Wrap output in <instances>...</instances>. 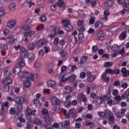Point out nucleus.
<instances>
[{"label":"nucleus","mask_w":129,"mask_h":129,"mask_svg":"<svg viewBox=\"0 0 129 129\" xmlns=\"http://www.w3.org/2000/svg\"><path fill=\"white\" fill-rule=\"evenodd\" d=\"M119 46L117 45V44H114L111 47V50L113 52L117 51L120 49Z\"/></svg>","instance_id":"30"},{"label":"nucleus","mask_w":129,"mask_h":129,"mask_svg":"<svg viewBox=\"0 0 129 129\" xmlns=\"http://www.w3.org/2000/svg\"><path fill=\"white\" fill-rule=\"evenodd\" d=\"M55 104H53L52 105L54 106H57V107H59L60 104H61V102L59 99L56 98L55 100Z\"/></svg>","instance_id":"34"},{"label":"nucleus","mask_w":129,"mask_h":129,"mask_svg":"<svg viewBox=\"0 0 129 129\" xmlns=\"http://www.w3.org/2000/svg\"><path fill=\"white\" fill-rule=\"evenodd\" d=\"M26 114H30L32 115V110L27 107L26 110Z\"/></svg>","instance_id":"52"},{"label":"nucleus","mask_w":129,"mask_h":129,"mask_svg":"<svg viewBox=\"0 0 129 129\" xmlns=\"http://www.w3.org/2000/svg\"><path fill=\"white\" fill-rule=\"evenodd\" d=\"M98 39L103 41L104 40V33H103V31H99L97 34Z\"/></svg>","instance_id":"14"},{"label":"nucleus","mask_w":129,"mask_h":129,"mask_svg":"<svg viewBox=\"0 0 129 129\" xmlns=\"http://www.w3.org/2000/svg\"><path fill=\"white\" fill-rule=\"evenodd\" d=\"M26 75L24 77V81H22L24 82L23 89H25V88H30L32 84L30 80L34 81V78H35V76L33 75L32 74H29L28 71H26Z\"/></svg>","instance_id":"1"},{"label":"nucleus","mask_w":129,"mask_h":129,"mask_svg":"<svg viewBox=\"0 0 129 129\" xmlns=\"http://www.w3.org/2000/svg\"><path fill=\"white\" fill-rule=\"evenodd\" d=\"M11 75V71H10V69L7 67L4 69V76L5 78H9L10 76Z\"/></svg>","instance_id":"10"},{"label":"nucleus","mask_w":129,"mask_h":129,"mask_svg":"<svg viewBox=\"0 0 129 129\" xmlns=\"http://www.w3.org/2000/svg\"><path fill=\"white\" fill-rule=\"evenodd\" d=\"M6 42L8 45H13L15 43V39L12 37H8L6 39Z\"/></svg>","instance_id":"24"},{"label":"nucleus","mask_w":129,"mask_h":129,"mask_svg":"<svg viewBox=\"0 0 129 129\" xmlns=\"http://www.w3.org/2000/svg\"><path fill=\"white\" fill-rule=\"evenodd\" d=\"M22 29L24 30V31H29V30H31V26L28 25H25L24 26H22Z\"/></svg>","instance_id":"43"},{"label":"nucleus","mask_w":129,"mask_h":129,"mask_svg":"<svg viewBox=\"0 0 129 129\" xmlns=\"http://www.w3.org/2000/svg\"><path fill=\"white\" fill-rule=\"evenodd\" d=\"M87 59H88V57L85 55L83 56L81 59L80 62H79V64L80 65H83V64H85V63H86V61H87Z\"/></svg>","instance_id":"17"},{"label":"nucleus","mask_w":129,"mask_h":129,"mask_svg":"<svg viewBox=\"0 0 129 129\" xmlns=\"http://www.w3.org/2000/svg\"><path fill=\"white\" fill-rule=\"evenodd\" d=\"M0 89L5 92H7V91H10V86L5 84L4 86H1L0 87Z\"/></svg>","instance_id":"20"},{"label":"nucleus","mask_w":129,"mask_h":129,"mask_svg":"<svg viewBox=\"0 0 129 129\" xmlns=\"http://www.w3.org/2000/svg\"><path fill=\"white\" fill-rule=\"evenodd\" d=\"M14 101L17 103L16 104L17 110L18 112L22 111L23 109V103L26 101L25 98L17 97L14 99Z\"/></svg>","instance_id":"2"},{"label":"nucleus","mask_w":129,"mask_h":129,"mask_svg":"<svg viewBox=\"0 0 129 129\" xmlns=\"http://www.w3.org/2000/svg\"><path fill=\"white\" fill-rule=\"evenodd\" d=\"M85 38L84 37V34H83V33L81 32L79 34L78 36V42L79 43H82L83 41H84Z\"/></svg>","instance_id":"16"},{"label":"nucleus","mask_w":129,"mask_h":129,"mask_svg":"<svg viewBox=\"0 0 129 129\" xmlns=\"http://www.w3.org/2000/svg\"><path fill=\"white\" fill-rule=\"evenodd\" d=\"M112 65H113V62L107 61L104 63V67H105V68H110Z\"/></svg>","instance_id":"32"},{"label":"nucleus","mask_w":129,"mask_h":129,"mask_svg":"<svg viewBox=\"0 0 129 129\" xmlns=\"http://www.w3.org/2000/svg\"><path fill=\"white\" fill-rule=\"evenodd\" d=\"M86 125L87 126H90V127H93V126H94V123L87 121L86 122Z\"/></svg>","instance_id":"45"},{"label":"nucleus","mask_w":129,"mask_h":129,"mask_svg":"<svg viewBox=\"0 0 129 129\" xmlns=\"http://www.w3.org/2000/svg\"><path fill=\"white\" fill-rule=\"evenodd\" d=\"M20 53L21 59H25V58H27L28 56V51H27V49H26V48H21Z\"/></svg>","instance_id":"5"},{"label":"nucleus","mask_w":129,"mask_h":129,"mask_svg":"<svg viewBox=\"0 0 129 129\" xmlns=\"http://www.w3.org/2000/svg\"><path fill=\"white\" fill-rule=\"evenodd\" d=\"M105 73L107 74H111V75H113V72L111 69H108L106 70Z\"/></svg>","instance_id":"46"},{"label":"nucleus","mask_w":129,"mask_h":129,"mask_svg":"<svg viewBox=\"0 0 129 129\" xmlns=\"http://www.w3.org/2000/svg\"><path fill=\"white\" fill-rule=\"evenodd\" d=\"M14 74L18 75L19 77L21 78V81H25V76H26L27 73H25L21 71V69L19 67H17L14 70Z\"/></svg>","instance_id":"3"},{"label":"nucleus","mask_w":129,"mask_h":129,"mask_svg":"<svg viewBox=\"0 0 129 129\" xmlns=\"http://www.w3.org/2000/svg\"><path fill=\"white\" fill-rule=\"evenodd\" d=\"M45 5H46V3L44 0H39L37 3V7H39V8H44Z\"/></svg>","instance_id":"19"},{"label":"nucleus","mask_w":129,"mask_h":129,"mask_svg":"<svg viewBox=\"0 0 129 129\" xmlns=\"http://www.w3.org/2000/svg\"><path fill=\"white\" fill-rule=\"evenodd\" d=\"M121 97H122V98H127V97H128V95L126 91L122 94Z\"/></svg>","instance_id":"55"},{"label":"nucleus","mask_w":129,"mask_h":129,"mask_svg":"<svg viewBox=\"0 0 129 129\" xmlns=\"http://www.w3.org/2000/svg\"><path fill=\"white\" fill-rule=\"evenodd\" d=\"M95 23V17L91 16L89 21V25H93Z\"/></svg>","instance_id":"38"},{"label":"nucleus","mask_w":129,"mask_h":129,"mask_svg":"<svg viewBox=\"0 0 129 129\" xmlns=\"http://www.w3.org/2000/svg\"><path fill=\"white\" fill-rule=\"evenodd\" d=\"M48 42V40L45 39H42L38 40L36 43L37 47H43V46H45Z\"/></svg>","instance_id":"7"},{"label":"nucleus","mask_w":129,"mask_h":129,"mask_svg":"<svg viewBox=\"0 0 129 129\" xmlns=\"http://www.w3.org/2000/svg\"><path fill=\"white\" fill-rule=\"evenodd\" d=\"M84 22L83 20H80L78 22V25L79 27H83L82 26L83 25Z\"/></svg>","instance_id":"61"},{"label":"nucleus","mask_w":129,"mask_h":129,"mask_svg":"<svg viewBox=\"0 0 129 129\" xmlns=\"http://www.w3.org/2000/svg\"><path fill=\"white\" fill-rule=\"evenodd\" d=\"M18 64L21 68H22V67H25V65H26L25 60H24V59L22 58L19 60Z\"/></svg>","instance_id":"35"},{"label":"nucleus","mask_w":129,"mask_h":129,"mask_svg":"<svg viewBox=\"0 0 129 129\" xmlns=\"http://www.w3.org/2000/svg\"><path fill=\"white\" fill-rule=\"evenodd\" d=\"M103 24L100 22L99 21H97L95 24V28H101L102 27Z\"/></svg>","instance_id":"40"},{"label":"nucleus","mask_w":129,"mask_h":129,"mask_svg":"<svg viewBox=\"0 0 129 129\" xmlns=\"http://www.w3.org/2000/svg\"><path fill=\"white\" fill-rule=\"evenodd\" d=\"M40 20L41 22H45L47 20V18H46V16H42L40 18Z\"/></svg>","instance_id":"64"},{"label":"nucleus","mask_w":129,"mask_h":129,"mask_svg":"<svg viewBox=\"0 0 129 129\" xmlns=\"http://www.w3.org/2000/svg\"><path fill=\"white\" fill-rule=\"evenodd\" d=\"M12 83H13V79H11V78H6V84L7 85L9 86L10 84H12Z\"/></svg>","instance_id":"44"},{"label":"nucleus","mask_w":129,"mask_h":129,"mask_svg":"<svg viewBox=\"0 0 129 129\" xmlns=\"http://www.w3.org/2000/svg\"><path fill=\"white\" fill-rule=\"evenodd\" d=\"M87 80L88 82H92L94 81L95 79H96V76L95 75H91V76H87Z\"/></svg>","instance_id":"22"},{"label":"nucleus","mask_w":129,"mask_h":129,"mask_svg":"<svg viewBox=\"0 0 129 129\" xmlns=\"http://www.w3.org/2000/svg\"><path fill=\"white\" fill-rule=\"evenodd\" d=\"M35 48H36V45H35V43L34 42H32L28 45L27 47V49L29 51H33V50L35 49Z\"/></svg>","instance_id":"25"},{"label":"nucleus","mask_w":129,"mask_h":129,"mask_svg":"<svg viewBox=\"0 0 129 129\" xmlns=\"http://www.w3.org/2000/svg\"><path fill=\"white\" fill-rule=\"evenodd\" d=\"M16 9V4L15 3H12L9 6V10L11 12H14L15 10Z\"/></svg>","instance_id":"37"},{"label":"nucleus","mask_w":129,"mask_h":129,"mask_svg":"<svg viewBox=\"0 0 129 129\" xmlns=\"http://www.w3.org/2000/svg\"><path fill=\"white\" fill-rule=\"evenodd\" d=\"M34 66L35 68H40L41 67V63L40 62H35Z\"/></svg>","instance_id":"58"},{"label":"nucleus","mask_w":129,"mask_h":129,"mask_svg":"<svg viewBox=\"0 0 129 129\" xmlns=\"http://www.w3.org/2000/svg\"><path fill=\"white\" fill-rule=\"evenodd\" d=\"M17 24V20H12L7 23L8 28H14L15 25Z\"/></svg>","instance_id":"13"},{"label":"nucleus","mask_w":129,"mask_h":129,"mask_svg":"<svg viewBox=\"0 0 129 129\" xmlns=\"http://www.w3.org/2000/svg\"><path fill=\"white\" fill-rule=\"evenodd\" d=\"M126 32L127 31L125 30L121 33V34L119 36V39H120V40H124V39L126 38Z\"/></svg>","instance_id":"27"},{"label":"nucleus","mask_w":129,"mask_h":129,"mask_svg":"<svg viewBox=\"0 0 129 129\" xmlns=\"http://www.w3.org/2000/svg\"><path fill=\"white\" fill-rule=\"evenodd\" d=\"M125 11H129V3L127 4L126 3H124V8L120 12L121 15H124L125 13Z\"/></svg>","instance_id":"15"},{"label":"nucleus","mask_w":129,"mask_h":129,"mask_svg":"<svg viewBox=\"0 0 129 129\" xmlns=\"http://www.w3.org/2000/svg\"><path fill=\"white\" fill-rule=\"evenodd\" d=\"M25 34L27 35V36H29V37H32V36L35 35V31L31 30L28 32H25Z\"/></svg>","instance_id":"41"},{"label":"nucleus","mask_w":129,"mask_h":129,"mask_svg":"<svg viewBox=\"0 0 129 129\" xmlns=\"http://www.w3.org/2000/svg\"><path fill=\"white\" fill-rule=\"evenodd\" d=\"M64 106L67 107H70L71 106V101H67L64 103Z\"/></svg>","instance_id":"50"},{"label":"nucleus","mask_w":129,"mask_h":129,"mask_svg":"<svg viewBox=\"0 0 129 129\" xmlns=\"http://www.w3.org/2000/svg\"><path fill=\"white\" fill-rule=\"evenodd\" d=\"M105 115L107 117H109V116H111V115H113V113H112V112L109 110H106L105 111Z\"/></svg>","instance_id":"36"},{"label":"nucleus","mask_w":129,"mask_h":129,"mask_svg":"<svg viewBox=\"0 0 129 129\" xmlns=\"http://www.w3.org/2000/svg\"><path fill=\"white\" fill-rule=\"evenodd\" d=\"M33 127V124L31 120H28L27 122V125L25 129H31Z\"/></svg>","instance_id":"29"},{"label":"nucleus","mask_w":129,"mask_h":129,"mask_svg":"<svg viewBox=\"0 0 129 129\" xmlns=\"http://www.w3.org/2000/svg\"><path fill=\"white\" fill-rule=\"evenodd\" d=\"M79 99L80 101H82V102H87V98H86V96H85L84 94H81L80 95H78Z\"/></svg>","instance_id":"12"},{"label":"nucleus","mask_w":129,"mask_h":129,"mask_svg":"<svg viewBox=\"0 0 129 129\" xmlns=\"http://www.w3.org/2000/svg\"><path fill=\"white\" fill-rule=\"evenodd\" d=\"M43 118H44L46 123H48V124H51V123L54 121L53 117L49 116V115H45Z\"/></svg>","instance_id":"8"},{"label":"nucleus","mask_w":129,"mask_h":129,"mask_svg":"<svg viewBox=\"0 0 129 129\" xmlns=\"http://www.w3.org/2000/svg\"><path fill=\"white\" fill-rule=\"evenodd\" d=\"M110 97H111V95H110V94H107V95L104 96L103 97V99H104L105 100H107V99H110Z\"/></svg>","instance_id":"54"},{"label":"nucleus","mask_w":129,"mask_h":129,"mask_svg":"<svg viewBox=\"0 0 129 129\" xmlns=\"http://www.w3.org/2000/svg\"><path fill=\"white\" fill-rule=\"evenodd\" d=\"M48 114V110L46 108L42 109V114L41 115V117H42V118H44L46 115H47Z\"/></svg>","instance_id":"28"},{"label":"nucleus","mask_w":129,"mask_h":129,"mask_svg":"<svg viewBox=\"0 0 129 129\" xmlns=\"http://www.w3.org/2000/svg\"><path fill=\"white\" fill-rule=\"evenodd\" d=\"M121 73L123 74V77H127V76H129V71L126 70L125 68H123L121 69Z\"/></svg>","instance_id":"11"},{"label":"nucleus","mask_w":129,"mask_h":129,"mask_svg":"<svg viewBox=\"0 0 129 129\" xmlns=\"http://www.w3.org/2000/svg\"><path fill=\"white\" fill-rule=\"evenodd\" d=\"M47 85L49 87H51V88H53V89H56L57 88V84H56V82L53 80H50L47 82Z\"/></svg>","instance_id":"9"},{"label":"nucleus","mask_w":129,"mask_h":129,"mask_svg":"<svg viewBox=\"0 0 129 129\" xmlns=\"http://www.w3.org/2000/svg\"><path fill=\"white\" fill-rule=\"evenodd\" d=\"M113 1H108L106 2H105V5L106 6V7H112V6L113 5Z\"/></svg>","instance_id":"39"},{"label":"nucleus","mask_w":129,"mask_h":129,"mask_svg":"<svg viewBox=\"0 0 129 129\" xmlns=\"http://www.w3.org/2000/svg\"><path fill=\"white\" fill-rule=\"evenodd\" d=\"M57 7H58V8H64V7L66 6V5H65V2H64L62 0H59L57 2Z\"/></svg>","instance_id":"21"},{"label":"nucleus","mask_w":129,"mask_h":129,"mask_svg":"<svg viewBox=\"0 0 129 129\" xmlns=\"http://www.w3.org/2000/svg\"><path fill=\"white\" fill-rule=\"evenodd\" d=\"M18 119L20 120V122H22L24 123V122H26V119L24 118H23V116L18 117Z\"/></svg>","instance_id":"57"},{"label":"nucleus","mask_w":129,"mask_h":129,"mask_svg":"<svg viewBox=\"0 0 129 129\" xmlns=\"http://www.w3.org/2000/svg\"><path fill=\"white\" fill-rule=\"evenodd\" d=\"M85 76H86V74H85L84 72H82L80 74V77L82 79H84L85 78Z\"/></svg>","instance_id":"59"},{"label":"nucleus","mask_w":129,"mask_h":129,"mask_svg":"<svg viewBox=\"0 0 129 129\" xmlns=\"http://www.w3.org/2000/svg\"><path fill=\"white\" fill-rule=\"evenodd\" d=\"M33 103L35 104L37 108H40L41 106H42V104L40 102V101L38 99H34L33 100Z\"/></svg>","instance_id":"23"},{"label":"nucleus","mask_w":129,"mask_h":129,"mask_svg":"<svg viewBox=\"0 0 129 129\" xmlns=\"http://www.w3.org/2000/svg\"><path fill=\"white\" fill-rule=\"evenodd\" d=\"M34 123L37 124V125H41L42 124V121L40 119H35L34 120Z\"/></svg>","instance_id":"49"},{"label":"nucleus","mask_w":129,"mask_h":129,"mask_svg":"<svg viewBox=\"0 0 129 129\" xmlns=\"http://www.w3.org/2000/svg\"><path fill=\"white\" fill-rule=\"evenodd\" d=\"M27 57L30 62H33L35 60V54L33 53H28Z\"/></svg>","instance_id":"18"},{"label":"nucleus","mask_w":129,"mask_h":129,"mask_svg":"<svg viewBox=\"0 0 129 129\" xmlns=\"http://www.w3.org/2000/svg\"><path fill=\"white\" fill-rule=\"evenodd\" d=\"M119 73H120V72L119 71V70H118V69H116L114 70H113V74H116V75H118L119 74Z\"/></svg>","instance_id":"62"},{"label":"nucleus","mask_w":129,"mask_h":129,"mask_svg":"<svg viewBox=\"0 0 129 129\" xmlns=\"http://www.w3.org/2000/svg\"><path fill=\"white\" fill-rule=\"evenodd\" d=\"M113 95L114 96H117L118 95V91L116 89H115L112 92Z\"/></svg>","instance_id":"63"},{"label":"nucleus","mask_w":129,"mask_h":129,"mask_svg":"<svg viewBox=\"0 0 129 129\" xmlns=\"http://www.w3.org/2000/svg\"><path fill=\"white\" fill-rule=\"evenodd\" d=\"M53 106V108H52L50 112L51 114H55L57 111H58V109L60 108V107H57V106Z\"/></svg>","instance_id":"26"},{"label":"nucleus","mask_w":129,"mask_h":129,"mask_svg":"<svg viewBox=\"0 0 129 129\" xmlns=\"http://www.w3.org/2000/svg\"><path fill=\"white\" fill-rule=\"evenodd\" d=\"M92 52L94 53H96L98 51V46L97 45H94L93 46L92 48Z\"/></svg>","instance_id":"47"},{"label":"nucleus","mask_w":129,"mask_h":129,"mask_svg":"<svg viewBox=\"0 0 129 129\" xmlns=\"http://www.w3.org/2000/svg\"><path fill=\"white\" fill-rule=\"evenodd\" d=\"M117 2L119 5H123V4H126L125 0H117Z\"/></svg>","instance_id":"60"},{"label":"nucleus","mask_w":129,"mask_h":129,"mask_svg":"<svg viewBox=\"0 0 129 129\" xmlns=\"http://www.w3.org/2000/svg\"><path fill=\"white\" fill-rule=\"evenodd\" d=\"M22 41H24V42H28L29 41L28 39V36L26 34H25V33H24V36L22 38Z\"/></svg>","instance_id":"51"},{"label":"nucleus","mask_w":129,"mask_h":129,"mask_svg":"<svg viewBox=\"0 0 129 129\" xmlns=\"http://www.w3.org/2000/svg\"><path fill=\"white\" fill-rule=\"evenodd\" d=\"M108 119L110 124H113L114 123L115 118L113 114V115H111V116L108 117Z\"/></svg>","instance_id":"31"},{"label":"nucleus","mask_w":129,"mask_h":129,"mask_svg":"<svg viewBox=\"0 0 129 129\" xmlns=\"http://www.w3.org/2000/svg\"><path fill=\"white\" fill-rule=\"evenodd\" d=\"M10 113L11 114H15L16 113V108H11L10 110Z\"/></svg>","instance_id":"56"},{"label":"nucleus","mask_w":129,"mask_h":129,"mask_svg":"<svg viewBox=\"0 0 129 129\" xmlns=\"http://www.w3.org/2000/svg\"><path fill=\"white\" fill-rule=\"evenodd\" d=\"M71 91H72L71 87H68L63 90V93L64 94H69V93H71Z\"/></svg>","instance_id":"33"},{"label":"nucleus","mask_w":129,"mask_h":129,"mask_svg":"<svg viewBox=\"0 0 129 129\" xmlns=\"http://www.w3.org/2000/svg\"><path fill=\"white\" fill-rule=\"evenodd\" d=\"M118 54H119L120 55H122V56H123V55L125 54V53L124 52V47H122L121 49L118 51Z\"/></svg>","instance_id":"53"},{"label":"nucleus","mask_w":129,"mask_h":129,"mask_svg":"<svg viewBox=\"0 0 129 129\" xmlns=\"http://www.w3.org/2000/svg\"><path fill=\"white\" fill-rule=\"evenodd\" d=\"M71 22V21L69 20H61V23L63 24L64 30H66L67 32H71V31L73 30V26L70 24Z\"/></svg>","instance_id":"4"},{"label":"nucleus","mask_w":129,"mask_h":129,"mask_svg":"<svg viewBox=\"0 0 129 129\" xmlns=\"http://www.w3.org/2000/svg\"><path fill=\"white\" fill-rule=\"evenodd\" d=\"M68 79L69 81H74V80H75V79H76V76H75V75H74V74L72 75L70 77H69L68 78Z\"/></svg>","instance_id":"42"},{"label":"nucleus","mask_w":129,"mask_h":129,"mask_svg":"<svg viewBox=\"0 0 129 129\" xmlns=\"http://www.w3.org/2000/svg\"><path fill=\"white\" fill-rule=\"evenodd\" d=\"M126 112V109L125 108H122L118 110V112L116 115V116L118 118H121L125 115V112Z\"/></svg>","instance_id":"6"},{"label":"nucleus","mask_w":129,"mask_h":129,"mask_svg":"<svg viewBox=\"0 0 129 129\" xmlns=\"http://www.w3.org/2000/svg\"><path fill=\"white\" fill-rule=\"evenodd\" d=\"M53 43L55 46H58V45L59 44V38H55L53 41Z\"/></svg>","instance_id":"48"}]
</instances>
